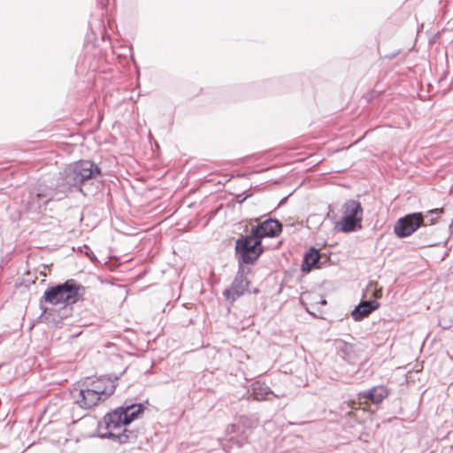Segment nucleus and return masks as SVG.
<instances>
[{"label": "nucleus", "instance_id": "f257e3e1", "mask_svg": "<svg viewBox=\"0 0 453 453\" xmlns=\"http://www.w3.org/2000/svg\"><path fill=\"white\" fill-rule=\"evenodd\" d=\"M101 175V168L90 160H81L69 165L63 172L55 188L40 185L29 194L27 206L33 211H41L51 200H61L69 192L84 193L82 186Z\"/></svg>", "mask_w": 453, "mask_h": 453}, {"label": "nucleus", "instance_id": "f03ea898", "mask_svg": "<svg viewBox=\"0 0 453 453\" xmlns=\"http://www.w3.org/2000/svg\"><path fill=\"white\" fill-rule=\"evenodd\" d=\"M84 290V287L78 284L74 280H68L64 283L47 288L43 294L45 302L50 304H65L63 308L64 313L58 316V319H57L53 314L55 310H49L41 305V309L42 310L40 316L41 319L47 323H58L64 318H66L71 310V308H67V306L77 303L82 297Z\"/></svg>", "mask_w": 453, "mask_h": 453}, {"label": "nucleus", "instance_id": "7ed1b4c3", "mask_svg": "<svg viewBox=\"0 0 453 453\" xmlns=\"http://www.w3.org/2000/svg\"><path fill=\"white\" fill-rule=\"evenodd\" d=\"M144 406L142 403H133L126 406H120L113 411L106 414L104 418L105 428L109 433L105 435L107 438L117 437L121 443H126L133 433L124 429L123 433L116 435L111 431L124 426L129 425L143 412Z\"/></svg>", "mask_w": 453, "mask_h": 453}, {"label": "nucleus", "instance_id": "20e7f679", "mask_svg": "<svg viewBox=\"0 0 453 453\" xmlns=\"http://www.w3.org/2000/svg\"><path fill=\"white\" fill-rule=\"evenodd\" d=\"M235 252L238 257L239 265L253 264L264 252L262 242L259 239L252 237L251 234L241 235L235 242Z\"/></svg>", "mask_w": 453, "mask_h": 453}, {"label": "nucleus", "instance_id": "39448f33", "mask_svg": "<svg viewBox=\"0 0 453 453\" xmlns=\"http://www.w3.org/2000/svg\"><path fill=\"white\" fill-rule=\"evenodd\" d=\"M342 218L335 226L343 233H351L362 228L363 208L361 203L350 199L342 206Z\"/></svg>", "mask_w": 453, "mask_h": 453}, {"label": "nucleus", "instance_id": "423d86ee", "mask_svg": "<svg viewBox=\"0 0 453 453\" xmlns=\"http://www.w3.org/2000/svg\"><path fill=\"white\" fill-rule=\"evenodd\" d=\"M250 273V267L242 265H239L237 273L231 286L223 291V296L226 300L234 303L240 296H243L245 292L249 291L248 287L250 280L247 279V274Z\"/></svg>", "mask_w": 453, "mask_h": 453}, {"label": "nucleus", "instance_id": "0eeeda50", "mask_svg": "<svg viewBox=\"0 0 453 453\" xmlns=\"http://www.w3.org/2000/svg\"><path fill=\"white\" fill-rule=\"evenodd\" d=\"M422 212H413L400 218L394 226V231L399 238H405L416 232L424 223Z\"/></svg>", "mask_w": 453, "mask_h": 453}, {"label": "nucleus", "instance_id": "6e6552de", "mask_svg": "<svg viewBox=\"0 0 453 453\" xmlns=\"http://www.w3.org/2000/svg\"><path fill=\"white\" fill-rule=\"evenodd\" d=\"M71 397L75 404L85 410L91 409L100 402L99 396L81 382H78L72 389Z\"/></svg>", "mask_w": 453, "mask_h": 453}, {"label": "nucleus", "instance_id": "1a4fd4ad", "mask_svg": "<svg viewBox=\"0 0 453 453\" xmlns=\"http://www.w3.org/2000/svg\"><path fill=\"white\" fill-rule=\"evenodd\" d=\"M281 231L282 224L279 220L268 219L252 226L250 233L252 237H256L262 242L265 237L273 238L278 236Z\"/></svg>", "mask_w": 453, "mask_h": 453}, {"label": "nucleus", "instance_id": "9d476101", "mask_svg": "<svg viewBox=\"0 0 453 453\" xmlns=\"http://www.w3.org/2000/svg\"><path fill=\"white\" fill-rule=\"evenodd\" d=\"M226 435L227 437V443L223 444L225 449H239L248 443V431L240 425L232 424L227 426Z\"/></svg>", "mask_w": 453, "mask_h": 453}, {"label": "nucleus", "instance_id": "9b49d317", "mask_svg": "<svg viewBox=\"0 0 453 453\" xmlns=\"http://www.w3.org/2000/svg\"><path fill=\"white\" fill-rule=\"evenodd\" d=\"M81 383L89 388L90 391L96 396H99L100 401H104L115 391V385L113 382L104 378H86V380L81 381Z\"/></svg>", "mask_w": 453, "mask_h": 453}, {"label": "nucleus", "instance_id": "f8f14e48", "mask_svg": "<svg viewBox=\"0 0 453 453\" xmlns=\"http://www.w3.org/2000/svg\"><path fill=\"white\" fill-rule=\"evenodd\" d=\"M336 345L337 354L347 363L355 364L358 360V353L353 344L339 341L336 342Z\"/></svg>", "mask_w": 453, "mask_h": 453}, {"label": "nucleus", "instance_id": "ddd939ff", "mask_svg": "<svg viewBox=\"0 0 453 453\" xmlns=\"http://www.w3.org/2000/svg\"><path fill=\"white\" fill-rule=\"evenodd\" d=\"M388 395V389L385 386L373 387L369 390L360 393L362 398L371 401L372 403L378 404L381 403Z\"/></svg>", "mask_w": 453, "mask_h": 453}, {"label": "nucleus", "instance_id": "4468645a", "mask_svg": "<svg viewBox=\"0 0 453 453\" xmlns=\"http://www.w3.org/2000/svg\"><path fill=\"white\" fill-rule=\"evenodd\" d=\"M321 254L319 253V250L315 248H311L309 251L305 254L303 264H302V271L303 272H311V269L315 267H320L321 266Z\"/></svg>", "mask_w": 453, "mask_h": 453}, {"label": "nucleus", "instance_id": "2eb2a0df", "mask_svg": "<svg viewBox=\"0 0 453 453\" xmlns=\"http://www.w3.org/2000/svg\"><path fill=\"white\" fill-rule=\"evenodd\" d=\"M251 395L254 400L257 401H264V400H272L270 397L271 394H273V390L266 386L265 383H261L260 381H256L251 384Z\"/></svg>", "mask_w": 453, "mask_h": 453}, {"label": "nucleus", "instance_id": "dca6fc26", "mask_svg": "<svg viewBox=\"0 0 453 453\" xmlns=\"http://www.w3.org/2000/svg\"><path fill=\"white\" fill-rule=\"evenodd\" d=\"M442 212L443 209H434L428 211L426 215H423L425 219L422 226H426L435 224L437 219L442 214Z\"/></svg>", "mask_w": 453, "mask_h": 453}, {"label": "nucleus", "instance_id": "f3484780", "mask_svg": "<svg viewBox=\"0 0 453 453\" xmlns=\"http://www.w3.org/2000/svg\"><path fill=\"white\" fill-rule=\"evenodd\" d=\"M374 307H371L367 310L363 309V305H357L351 312V316L355 321H361L364 318L368 316L370 313L374 311Z\"/></svg>", "mask_w": 453, "mask_h": 453}, {"label": "nucleus", "instance_id": "a211bd4d", "mask_svg": "<svg viewBox=\"0 0 453 453\" xmlns=\"http://www.w3.org/2000/svg\"><path fill=\"white\" fill-rule=\"evenodd\" d=\"M358 305H363V309H365V310L375 306L374 311L377 310L380 306L379 303L376 300L362 301V302H360V303Z\"/></svg>", "mask_w": 453, "mask_h": 453}, {"label": "nucleus", "instance_id": "6ab92c4d", "mask_svg": "<svg viewBox=\"0 0 453 453\" xmlns=\"http://www.w3.org/2000/svg\"><path fill=\"white\" fill-rule=\"evenodd\" d=\"M271 395H273L274 398H281L285 397L286 394L284 392L275 393L273 391V394H271Z\"/></svg>", "mask_w": 453, "mask_h": 453}, {"label": "nucleus", "instance_id": "aec40b11", "mask_svg": "<svg viewBox=\"0 0 453 453\" xmlns=\"http://www.w3.org/2000/svg\"><path fill=\"white\" fill-rule=\"evenodd\" d=\"M372 296L375 297V298H380L381 296V291H378V290H374L373 293H372Z\"/></svg>", "mask_w": 453, "mask_h": 453}, {"label": "nucleus", "instance_id": "412c9836", "mask_svg": "<svg viewBox=\"0 0 453 453\" xmlns=\"http://www.w3.org/2000/svg\"><path fill=\"white\" fill-rule=\"evenodd\" d=\"M87 254L92 261H94L96 259V257L94 255H89L88 253H87Z\"/></svg>", "mask_w": 453, "mask_h": 453}, {"label": "nucleus", "instance_id": "4be33fe9", "mask_svg": "<svg viewBox=\"0 0 453 453\" xmlns=\"http://www.w3.org/2000/svg\"><path fill=\"white\" fill-rule=\"evenodd\" d=\"M320 303H321V304H326V300H322V301L320 302Z\"/></svg>", "mask_w": 453, "mask_h": 453}, {"label": "nucleus", "instance_id": "5701e85b", "mask_svg": "<svg viewBox=\"0 0 453 453\" xmlns=\"http://www.w3.org/2000/svg\"><path fill=\"white\" fill-rule=\"evenodd\" d=\"M253 293H258V289L255 288V289L253 290Z\"/></svg>", "mask_w": 453, "mask_h": 453}]
</instances>
